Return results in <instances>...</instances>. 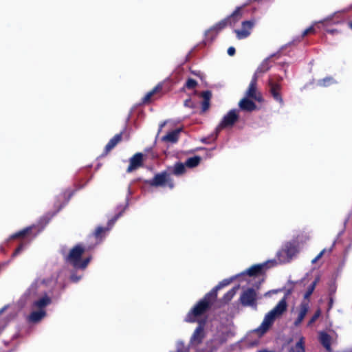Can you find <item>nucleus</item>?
<instances>
[{"mask_svg":"<svg viewBox=\"0 0 352 352\" xmlns=\"http://www.w3.org/2000/svg\"><path fill=\"white\" fill-rule=\"evenodd\" d=\"M120 214H118L116 215L113 218H112L111 220L109 221L108 225L109 228H103L101 226H98L95 232H94V236L96 239H100L102 238L104 234V232L110 229V228L114 224V223L117 221V219L119 218Z\"/></svg>","mask_w":352,"mask_h":352,"instance_id":"412c9836","label":"nucleus"},{"mask_svg":"<svg viewBox=\"0 0 352 352\" xmlns=\"http://www.w3.org/2000/svg\"><path fill=\"white\" fill-rule=\"evenodd\" d=\"M144 166V155L136 153L129 159V165L126 168L127 173H131Z\"/></svg>","mask_w":352,"mask_h":352,"instance_id":"9b49d317","label":"nucleus"},{"mask_svg":"<svg viewBox=\"0 0 352 352\" xmlns=\"http://www.w3.org/2000/svg\"><path fill=\"white\" fill-rule=\"evenodd\" d=\"M231 280L224 279L221 281L217 285H216L211 291L209 292L213 297L217 298V292L223 287L230 285Z\"/></svg>","mask_w":352,"mask_h":352,"instance_id":"bb28decb","label":"nucleus"},{"mask_svg":"<svg viewBox=\"0 0 352 352\" xmlns=\"http://www.w3.org/2000/svg\"><path fill=\"white\" fill-rule=\"evenodd\" d=\"M254 21H245L242 22V27L241 30H234L238 39H243L247 38L250 34L251 30L254 26Z\"/></svg>","mask_w":352,"mask_h":352,"instance_id":"ddd939ff","label":"nucleus"},{"mask_svg":"<svg viewBox=\"0 0 352 352\" xmlns=\"http://www.w3.org/2000/svg\"><path fill=\"white\" fill-rule=\"evenodd\" d=\"M257 298L256 290L254 288H248L241 293L239 301L244 307H256Z\"/></svg>","mask_w":352,"mask_h":352,"instance_id":"1a4fd4ad","label":"nucleus"},{"mask_svg":"<svg viewBox=\"0 0 352 352\" xmlns=\"http://www.w3.org/2000/svg\"><path fill=\"white\" fill-rule=\"evenodd\" d=\"M163 88V83H158L152 90L148 91L142 99L143 104H149L151 101V98L156 94L160 92Z\"/></svg>","mask_w":352,"mask_h":352,"instance_id":"b1692460","label":"nucleus"},{"mask_svg":"<svg viewBox=\"0 0 352 352\" xmlns=\"http://www.w3.org/2000/svg\"><path fill=\"white\" fill-rule=\"evenodd\" d=\"M309 310V305L307 302H302L300 305V310L298 312V315L297 318L294 322V325L295 327H298L302 320H304L305 317L306 316L307 312Z\"/></svg>","mask_w":352,"mask_h":352,"instance_id":"aec40b11","label":"nucleus"},{"mask_svg":"<svg viewBox=\"0 0 352 352\" xmlns=\"http://www.w3.org/2000/svg\"><path fill=\"white\" fill-rule=\"evenodd\" d=\"M165 124H166L165 122L164 123L161 124H160V128H162Z\"/></svg>","mask_w":352,"mask_h":352,"instance_id":"8fccbe9b","label":"nucleus"},{"mask_svg":"<svg viewBox=\"0 0 352 352\" xmlns=\"http://www.w3.org/2000/svg\"><path fill=\"white\" fill-rule=\"evenodd\" d=\"M289 352H305V338L301 337L295 344L294 348L291 349Z\"/></svg>","mask_w":352,"mask_h":352,"instance_id":"c756f323","label":"nucleus"},{"mask_svg":"<svg viewBox=\"0 0 352 352\" xmlns=\"http://www.w3.org/2000/svg\"><path fill=\"white\" fill-rule=\"evenodd\" d=\"M327 32H328L329 34H333L335 33H337L338 30H336V29H327Z\"/></svg>","mask_w":352,"mask_h":352,"instance_id":"37998d69","label":"nucleus"},{"mask_svg":"<svg viewBox=\"0 0 352 352\" xmlns=\"http://www.w3.org/2000/svg\"><path fill=\"white\" fill-rule=\"evenodd\" d=\"M319 280H320V277L317 276L315 278V280L312 282V283L308 287L307 290L306 291V292L304 294L305 299H309L310 298V296L313 294Z\"/></svg>","mask_w":352,"mask_h":352,"instance_id":"7c9ffc66","label":"nucleus"},{"mask_svg":"<svg viewBox=\"0 0 352 352\" xmlns=\"http://www.w3.org/2000/svg\"><path fill=\"white\" fill-rule=\"evenodd\" d=\"M188 102H190V100H186L185 101V105L187 106L188 104Z\"/></svg>","mask_w":352,"mask_h":352,"instance_id":"de8ad7c7","label":"nucleus"},{"mask_svg":"<svg viewBox=\"0 0 352 352\" xmlns=\"http://www.w3.org/2000/svg\"><path fill=\"white\" fill-rule=\"evenodd\" d=\"M4 310V308H3L1 311H0V313H1L2 311H3Z\"/></svg>","mask_w":352,"mask_h":352,"instance_id":"3c124183","label":"nucleus"},{"mask_svg":"<svg viewBox=\"0 0 352 352\" xmlns=\"http://www.w3.org/2000/svg\"><path fill=\"white\" fill-rule=\"evenodd\" d=\"M297 253L296 245L292 242H287L284 247L277 252L276 256L280 263L289 262Z\"/></svg>","mask_w":352,"mask_h":352,"instance_id":"39448f33","label":"nucleus"},{"mask_svg":"<svg viewBox=\"0 0 352 352\" xmlns=\"http://www.w3.org/2000/svg\"><path fill=\"white\" fill-rule=\"evenodd\" d=\"M336 81L331 76H327L324 78L323 79L319 80L318 82V85L320 87H328L332 84H333Z\"/></svg>","mask_w":352,"mask_h":352,"instance_id":"2f4dec72","label":"nucleus"},{"mask_svg":"<svg viewBox=\"0 0 352 352\" xmlns=\"http://www.w3.org/2000/svg\"><path fill=\"white\" fill-rule=\"evenodd\" d=\"M210 101L203 100L201 102V109L203 111H206L209 109Z\"/></svg>","mask_w":352,"mask_h":352,"instance_id":"ea45409f","label":"nucleus"},{"mask_svg":"<svg viewBox=\"0 0 352 352\" xmlns=\"http://www.w3.org/2000/svg\"><path fill=\"white\" fill-rule=\"evenodd\" d=\"M203 100L210 101L212 97V93L210 91H205L201 93Z\"/></svg>","mask_w":352,"mask_h":352,"instance_id":"e433bc0d","label":"nucleus"},{"mask_svg":"<svg viewBox=\"0 0 352 352\" xmlns=\"http://www.w3.org/2000/svg\"><path fill=\"white\" fill-rule=\"evenodd\" d=\"M24 245L25 244L23 243H21L19 244V245L16 248V250H14V252H13L12 254V256L13 257H15L16 256L19 254L21 253V252L24 249Z\"/></svg>","mask_w":352,"mask_h":352,"instance_id":"4c0bfd02","label":"nucleus"},{"mask_svg":"<svg viewBox=\"0 0 352 352\" xmlns=\"http://www.w3.org/2000/svg\"><path fill=\"white\" fill-rule=\"evenodd\" d=\"M319 341L323 347L329 352L331 351V337L325 331L319 333Z\"/></svg>","mask_w":352,"mask_h":352,"instance_id":"5701e85b","label":"nucleus"},{"mask_svg":"<svg viewBox=\"0 0 352 352\" xmlns=\"http://www.w3.org/2000/svg\"><path fill=\"white\" fill-rule=\"evenodd\" d=\"M227 26H229V23L228 19L225 18L214 24L210 29H209L206 32V36L208 38H210L211 41H212L216 37L217 34Z\"/></svg>","mask_w":352,"mask_h":352,"instance_id":"f8f14e48","label":"nucleus"},{"mask_svg":"<svg viewBox=\"0 0 352 352\" xmlns=\"http://www.w3.org/2000/svg\"><path fill=\"white\" fill-rule=\"evenodd\" d=\"M235 53H236V50L234 47H230L228 49V54L229 56H232L235 54Z\"/></svg>","mask_w":352,"mask_h":352,"instance_id":"a19ab883","label":"nucleus"},{"mask_svg":"<svg viewBox=\"0 0 352 352\" xmlns=\"http://www.w3.org/2000/svg\"><path fill=\"white\" fill-rule=\"evenodd\" d=\"M239 116L238 110L233 109L229 111L222 118L221 122L217 127V131H221L226 128L232 127L239 120Z\"/></svg>","mask_w":352,"mask_h":352,"instance_id":"6e6552de","label":"nucleus"},{"mask_svg":"<svg viewBox=\"0 0 352 352\" xmlns=\"http://www.w3.org/2000/svg\"><path fill=\"white\" fill-rule=\"evenodd\" d=\"M201 162V157L199 156H194L189 157L186 160L185 164L188 168H195Z\"/></svg>","mask_w":352,"mask_h":352,"instance_id":"c85d7f7f","label":"nucleus"},{"mask_svg":"<svg viewBox=\"0 0 352 352\" xmlns=\"http://www.w3.org/2000/svg\"><path fill=\"white\" fill-rule=\"evenodd\" d=\"M71 279H72V281L76 283V282H78L79 280L80 277L76 276L75 275H72L71 276Z\"/></svg>","mask_w":352,"mask_h":352,"instance_id":"79ce46f5","label":"nucleus"},{"mask_svg":"<svg viewBox=\"0 0 352 352\" xmlns=\"http://www.w3.org/2000/svg\"><path fill=\"white\" fill-rule=\"evenodd\" d=\"M349 26L352 30V21L349 23Z\"/></svg>","mask_w":352,"mask_h":352,"instance_id":"09e8293b","label":"nucleus"},{"mask_svg":"<svg viewBox=\"0 0 352 352\" xmlns=\"http://www.w3.org/2000/svg\"><path fill=\"white\" fill-rule=\"evenodd\" d=\"M239 285L234 287L233 288L230 289L228 292H226L223 295V296L222 298V301L224 303H228L233 298V297L236 294V291L239 289Z\"/></svg>","mask_w":352,"mask_h":352,"instance_id":"cd10ccee","label":"nucleus"},{"mask_svg":"<svg viewBox=\"0 0 352 352\" xmlns=\"http://www.w3.org/2000/svg\"><path fill=\"white\" fill-rule=\"evenodd\" d=\"M270 67L271 66L270 65L269 60L267 59L265 60L257 68L256 74H257V73H265L270 69Z\"/></svg>","mask_w":352,"mask_h":352,"instance_id":"473e14b6","label":"nucleus"},{"mask_svg":"<svg viewBox=\"0 0 352 352\" xmlns=\"http://www.w3.org/2000/svg\"><path fill=\"white\" fill-rule=\"evenodd\" d=\"M333 302V298H330V299H329V306H331V305H332Z\"/></svg>","mask_w":352,"mask_h":352,"instance_id":"49530a36","label":"nucleus"},{"mask_svg":"<svg viewBox=\"0 0 352 352\" xmlns=\"http://www.w3.org/2000/svg\"><path fill=\"white\" fill-rule=\"evenodd\" d=\"M245 97L253 99L257 102L263 101L262 94L258 91V76L254 74L245 91Z\"/></svg>","mask_w":352,"mask_h":352,"instance_id":"0eeeda50","label":"nucleus"},{"mask_svg":"<svg viewBox=\"0 0 352 352\" xmlns=\"http://www.w3.org/2000/svg\"><path fill=\"white\" fill-rule=\"evenodd\" d=\"M90 260H91V258H85L82 260L81 258L78 263L79 265L77 266L76 269H82V270L85 269L87 267V266L88 265L89 263L90 262Z\"/></svg>","mask_w":352,"mask_h":352,"instance_id":"f704fd0d","label":"nucleus"},{"mask_svg":"<svg viewBox=\"0 0 352 352\" xmlns=\"http://www.w3.org/2000/svg\"><path fill=\"white\" fill-rule=\"evenodd\" d=\"M186 164L185 163L183 164L182 162H176L173 166L168 168V173L170 175H174L175 176H182L186 173Z\"/></svg>","mask_w":352,"mask_h":352,"instance_id":"6ab92c4d","label":"nucleus"},{"mask_svg":"<svg viewBox=\"0 0 352 352\" xmlns=\"http://www.w3.org/2000/svg\"><path fill=\"white\" fill-rule=\"evenodd\" d=\"M216 300L217 298L213 297L210 293L206 294L186 314L185 322L193 323L201 321L199 318L210 309Z\"/></svg>","mask_w":352,"mask_h":352,"instance_id":"f03ea898","label":"nucleus"},{"mask_svg":"<svg viewBox=\"0 0 352 352\" xmlns=\"http://www.w3.org/2000/svg\"><path fill=\"white\" fill-rule=\"evenodd\" d=\"M46 314L45 310L34 311L28 316V320L30 322L37 323L40 322Z\"/></svg>","mask_w":352,"mask_h":352,"instance_id":"393cba45","label":"nucleus"},{"mask_svg":"<svg viewBox=\"0 0 352 352\" xmlns=\"http://www.w3.org/2000/svg\"><path fill=\"white\" fill-rule=\"evenodd\" d=\"M267 269V263L256 264L251 266L243 274H248L250 276H261L265 274Z\"/></svg>","mask_w":352,"mask_h":352,"instance_id":"4468645a","label":"nucleus"},{"mask_svg":"<svg viewBox=\"0 0 352 352\" xmlns=\"http://www.w3.org/2000/svg\"><path fill=\"white\" fill-rule=\"evenodd\" d=\"M36 229L35 226H31L25 228L24 229L12 234L10 237V239H15L19 238H28L31 236V238H34L37 233H33V230Z\"/></svg>","mask_w":352,"mask_h":352,"instance_id":"dca6fc26","label":"nucleus"},{"mask_svg":"<svg viewBox=\"0 0 352 352\" xmlns=\"http://www.w3.org/2000/svg\"><path fill=\"white\" fill-rule=\"evenodd\" d=\"M122 140V132L116 134L105 146L102 157L107 156Z\"/></svg>","mask_w":352,"mask_h":352,"instance_id":"2eb2a0df","label":"nucleus"},{"mask_svg":"<svg viewBox=\"0 0 352 352\" xmlns=\"http://www.w3.org/2000/svg\"><path fill=\"white\" fill-rule=\"evenodd\" d=\"M320 258V256L318 255H317V256L312 261V263H315L316 261H318Z\"/></svg>","mask_w":352,"mask_h":352,"instance_id":"a18cd8bd","label":"nucleus"},{"mask_svg":"<svg viewBox=\"0 0 352 352\" xmlns=\"http://www.w3.org/2000/svg\"><path fill=\"white\" fill-rule=\"evenodd\" d=\"M52 303V299L47 294H45L41 298L35 300L32 307L37 308L38 310H45V308Z\"/></svg>","mask_w":352,"mask_h":352,"instance_id":"4be33fe9","label":"nucleus"},{"mask_svg":"<svg viewBox=\"0 0 352 352\" xmlns=\"http://www.w3.org/2000/svg\"><path fill=\"white\" fill-rule=\"evenodd\" d=\"M320 309H318L315 313L313 315V316L310 318V320H309V322H307V327H311L317 320L318 318L320 317Z\"/></svg>","mask_w":352,"mask_h":352,"instance_id":"72a5a7b5","label":"nucleus"},{"mask_svg":"<svg viewBox=\"0 0 352 352\" xmlns=\"http://www.w3.org/2000/svg\"><path fill=\"white\" fill-rule=\"evenodd\" d=\"M325 250H322L318 255L321 258L324 253Z\"/></svg>","mask_w":352,"mask_h":352,"instance_id":"c03bdc74","label":"nucleus"},{"mask_svg":"<svg viewBox=\"0 0 352 352\" xmlns=\"http://www.w3.org/2000/svg\"><path fill=\"white\" fill-rule=\"evenodd\" d=\"M199 325L195 329L191 338L190 342L192 344H199L202 342L203 339L205 337L204 326L206 324V320H201L197 322Z\"/></svg>","mask_w":352,"mask_h":352,"instance_id":"9d476101","label":"nucleus"},{"mask_svg":"<svg viewBox=\"0 0 352 352\" xmlns=\"http://www.w3.org/2000/svg\"><path fill=\"white\" fill-rule=\"evenodd\" d=\"M180 129H175L168 132L166 135L163 136L162 140L166 142L175 143L179 140V134Z\"/></svg>","mask_w":352,"mask_h":352,"instance_id":"a878e982","label":"nucleus"},{"mask_svg":"<svg viewBox=\"0 0 352 352\" xmlns=\"http://www.w3.org/2000/svg\"><path fill=\"white\" fill-rule=\"evenodd\" d=\"M85 251V249L82 245L78 244L75 245L67 255L65 261L71 264L74 268H76Z\"/></svg>","mask_w":352,"mask_h":352,"instance_id":"423d86ee","label":"nucleus"},{"mask_svg":"<svg viewBox=\"0 0 352 352\" xmlns=\"http://www.w3.org/2000/svg\"><path fill=\"white\" fill-rule=\"evenodd\" d=\"M283 77L279 75L270 76L267 80L269 92L274 100L283 105L284 101L281 94Z\"/></svg>","mask_w":352,"mask_h":352,"instance_id":"7ed1b4c3","label":"nucleus"},{"mask_svg":"<svg viewBox=\"0 0 352 352\" xmlns=\"http://www.w3.org/2000/svg\"><path fill=\"white\" fill-rule=\"evenodd\" d=\"M287 304L286 298H283L277 305L270 310L264 317L261 325L254 330V332L258 336H263L272 327L276 318H280L286 311Z\"/></svg>","mask_w":352,"mask_h":352,"instance_id":"f257e3e1","label":"nucleus"},{"mask_svg":"<svg viewBox=\"0 0 352 352\" xmlns=\"http://www.w3.org/2000/svg\"><path fill=\"white\" fill-rule=\"evenodd\" d=\"M242 16L243 7H237L230 16L226 17L229 26H234L241 19Z\"/></svg>","mask_w":352,"mask_h":352,"instance_id":"a211bd4d","label":"nucleus"},{"mask_svg":"<svg viewBox=\"0 0 352 352\" xmlns=\"http://www.w3.org/2000/svg\"><path fill=\"white\" fill-rule=\"evenodd\" d=\"M145 183L153 187L167 186L170 189L175 187L174 181L166 170L155 174L153 179L146 180Z\"/></svg>","mask_w":352,"mask_h":352,"instance_id":"20e7f679","label":"nucleus"},{"mask_svg":"<svg viewBox=\"0 0 352 352\" xmlns=\"http://www.w3.org/2000/svg\"><path fill=\"white\" fill-rule=\"evenodd\" d=\"M250 99L251 98L245 96L239 101V107L241 110L252 112L257 109L256 104Z\"/></svg>","mask_w":352,"mask_h":352,"instance_id":"f3484780","label":"nucleus"},{"mask_svg":"<svg viewBox=\"0 0 352 352\" xmlns=\"http://www.w3.org/2000/svg\"><path fill=\"white\" fill-rule=\"evenodd\" d=\"M197 85V82L192 79V78H188L186 82V87L188 89H192L195 88Z\"/></svg>","mask_w":352,"mask_h":352,"instance_id":"c9c22d12","label":"nucleus"},{"mask_svg":"<svg viewBox=\"0 0 352 352\" xmlns=\"http://www.w3.org/2000/svg\"><path fill=\"white\" fill-rule=\"evenodd\" d=\"M314 32H315L314 28L313 26H310L302 32V37L303 38V37L306 36L307 35H308L309 34H313Z\"/></svg>","mask_w":352,"mask_h":352,"instance_id":"58836bf2","label":"nucleus"}]
</instances>
